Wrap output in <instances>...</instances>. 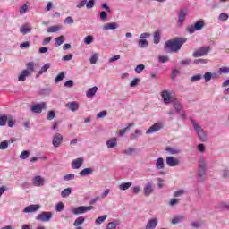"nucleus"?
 <instances>
[{"mask_svg":"<svg viewBox=\"0 0 229 229\" xmlns=\"http://www.w3.org/2000/svg\"><path fill=\"white\" fill-rule=\"evenodd\" d=\"M185 42H187L186 38H175L174 39L167 40L165 43L164 49L166 53H178Z\"/></svg>","mask_w":229,"mask_h":229,"instance_id":"obj_1","label":"nucleus"},{"mask_svg":"<svg viewBox=\"0 0 229 229\" xmlns=\"http://www.w3.org/2000/svg\"><path fill=\"white\" fill-rule=\"evenodd\" d=\"M191 123L193 126V130H195L198 139L200 142H207L208 137L207 132L203 130V127L196 122L194 119H191Z\"/></svg>","mask_w":229,"mask_h":229,"instance_id":"obj_2","label":"nucleus"},{"mask_svg":"<svg viewBox=\"0 0 229 229\" xmlns=\"http://www.w3.org/2000/svg\"><path fill=\"white\" fill-rule=\"evenodd\" d=\"M27 69L23 70L21 73L18 77V81H26V78L28 76H30L33 71H35V63L33 62H29L26 64Z\"/></svg>","mask_w":229,"mask_h":229,"instance_id":"obj_3","label":"nucleus"},{"mask_svg":"<svg viewBox=\"0 0 229 229\" xmlns=\"http://www.w3.org/2000/svg\"><path fill=\"white\" fill-rule=\"evenodd\" d=\"M207 23L203 20H199L195 22L194 25H191L190 27H187V31L190 33V35H192L194 31H200V30H203L205 28Z\"/></svg>","mask_w":229,"mask_h":229,"instance_id":"obj_4","label":"nucleus"},{"mask_svg":"<svg viewBox=\"0 0 229 229\" xmlns=\"http://www.w3.org/2000/svg\"><path fill=\"white\" fill-rule=\"evenodd\" d=\"M199 182H204L207 176V163L203 159L199 161Z\"/></svg>","mask_w":229,"mask_h":229,"instance_id":"obj_5","label":"nucleus"},{"mask_svg":"<svg viewBox=\"0 0 229 229\" xmlns=\"http://www.w3.org/2000/svg\"><path fill=\"white\" fill-rule=\"evenodd\" d=\"M210 47H203L195 50L192 54L193 58H199L201 56H207L210 53Z\"/></svg>","mask_w":229,"mask_h":229,"instance_id":"obj_6","label":"nucleus"},{"mask_svg":"<svg viewBox=\"0 0 229 229\" xmlns=\"http://www.w3.org/2000/svg\"><path fill=\"white\" fill-rule=\"evenodd\" d=\"M94 208V206H80L72 210L74 216H80V214H85V212H89Z\"/></svg>","mask_w":229,"mask_h":229,"instance_id":"obj_7","label":"nucleus"},{"mask_svg":"<svg viewBox=\"0 0 229 229\" xmlns=\"http://www.w3.org/2000/svg\"><path fill=\"white\" fill-rule=\"evenodd\" d=\"M52 217H53V213L42 212L36 217V219L37 221H42V223H47L48 221H51Z\"/></svg>","mask_w":229,"mask_h":229,"instance_id":"obj_8","label":"nucleus"},{"mask_svg":"<svg viewBox=\"0 0 229 229\" xmlns=\"http://www.w3.org/2000/svg\"><path fill=\"white\" fill-rule=\"evenodd\" d=\"M162 128H164V124L162 123H154L147 130L146 134L150 135L151 133H157V131H160Z\"/></svg>","mask_w":229,"mask_h":229,"instance_id":"obj_9","label":"nucleus"},{"mask_svg":"<svg viewBox=\"0 0 229 229\" xmlns=\"http://www.w3.org/2000/svg\"><path fill=\"white\" fill-rule=\"evenodd\" d=\"M30 110L33 114H42V110H46V102L31 106Z\"/></svg>","mask_w":229,"mask_h":229,"instance_id":"obj_10","label":"nucleus"},{"mask_svg":"<svg viewBox=\"0 0 229 229\" xmlns=\"http://www.w3.org/2000/svg\"><path fill=\"white\" fill-rule=\"evenodd\" d=\"M154 191L155 190L153 189V181L147 182L143 188L144 196L148 198V196H151V194H153Z\"/></svg>","mask_w":229,"mask_h":229,"instance_id":"obj_11","label":"nucleus"},{"mask_svg":"<svg viewBox=\"0 0 229 229\" xmlns=\"http://www.w3.org/2000/svg\"><path fill=\"white\" fill-rule=\"evenodd\" d=\"M64 140V136H62V134L60 133H55L53 136V140H52V144L54 146V148H58L60 147V144H62V141Z\"/></svg>","mask_w":229,"mask_h":229,"instance_id":"obj_12","label":"nucleus"},{"mask_svg":"<svg viewBox=\"0 0 229 229\" xmlns=\"http://www.w3.org/2000/svg\"><path fill=\"white\" fill-rule=\"evenodd\" d=\"M44 183H46V180L40 175H37L32 179V185L34 187H44Z\"/></svg>","mask_w":229,"mask_h":229,"instance_id":"obj_13","label":"nucleus"},{"mask_svg":"<svg viewBox=\"0 0 229 229\" xmlns=\"http://www.w3.org/2000/svg\"><path fill=\"white\" fill-rule=\"evenodd\" d=\"M166 164L167 165H169V167H176V165H180V161L178 160V158H175L174 157H167Z\"/></svg>","mask_w":229,"mask_h":229,"instance_id":"obj_14","label":"nucleus"},{"mask_svg":"<svg viewBox=\"0 0 229 229\" xmlns=\"http://www.w3.org/2000/svg\"><path fill=\"white\" fill-rule=\"evenodd\" d=\"M38 210H40V205L38 204H36V205H30V206H27L23 212L25 214H31V212H37Z\"/></svg>","mask_w":229,"mask_h":229,"instance_id":"obj_15","label":"nucleus"},{"mask_svg":"<svg viewBox=\"0 0 229 229\" xmlns=\"http://www.w3.org/2000/svg\"><path fill=\"white\" fill-rule=\"evenodd\" d=\"M158 225V218L149 219L145 226V229H156Z\"/></svg>","mask_w":229,"mask_h":229,"instance_id":"obj_16","label":"nucleus"},{"mask_svg":"<svg viewBox=\"0 0 229 229\" xmlns=\"http://www.w3.org/2000/svg\"><path fill=\"white\" fill-rule=\"evenodd\" d=\"M84 159L82 157H78L72 161V169H80L83 165Z\"/></svg>","mask_w":229,"mask_h":229,"instance_id":"obj_17","label":"nucleus"},{"mask_svg":"<svg viewBox=\"0 0 229 229\" xmlns=\"http://www.w3.org/2000/svg\"><path fill=\"white\" fill-rule=\"evenodd\" d=\"M66 108H68V110H71V112H76V110L80 108V104H78V102L76 101L68 102L66 104Z\"/></svg>","mask_w":229,"mask_h":229,"instance_id":"obj_18","label":"nucleus"},{"mask_svg":"<svg viewBox=\"0 0 229 229\" xmlns=\"http://www.w3.org/2000/svg\"><path fill=\"white\" fill-rule=\"evenodd\" d=\"M161 98L165 105H169V103H171V94H169V91L164 90L161 93Z\"/></svg>","mask_w":229,"mask_h":229,"instance_id":"obj_19","label":"nucleus"},{"mask_svg":"<svg viewBox=\"0 0 229 229\" xmlns=\"http://www.w3.org/2000/svg\"><path fill=\"white\" fill-rule=\"evenodd\" d=\"M119 28V24L117 22L106 23L103 25V30L105 31H108L109 30H117Z\"/></svg>","mask_w":229,"mask_h":229,"instance_id":"obj_20","label":"nucleus"},{"mask_svg":"<svg viewBox=\"0 0 229 229\" xmlns=\"http://www.w3.org/2000/svg\"><path fill=\"white\" fill-rule=\"evenodd\" d=\"M96 92H98V87L94 86L88 89L86 96L87 98H94V96H96Z\"/></svg>","mask_w":229,"mask_h":229,"instance_id":"obj_21","label":"nucleus"},{"mask_svg":"<svg viewBox=\"0 0 229 229\" xmlns=\"http://www.w3.org/2000/svg\"><path fill=\"white\" fill-rule=\"evenodd\" d=\"M165 167V164L164 163V158L159 157L156 161V169H164Z\"/></svg>","mask_w":229,"mask_h":229,"instance_id":"obj_22","label":"nucleus"},{"mask_svg":"<svg viewBox=\"0 0 229 229\" xmlns=\"http://www.w3.org/2000/svg\"><path fill=\"white\" fill-rule=\"evenodd\" d=\"M50 67H51V64L47 63L43 67H41V69L36 75V78H38V76H40L41 74H44V72H47V69H50Z\"/></svg>","mask_w":229,"mask_h":229,"instance_id":"obj_23","label":"nucleus"},{"mask_svg":"<svg viewBox=\"0 0 229 229\" xmlns=\"http://www.w3.org/2000/svg\"><path fill=\"white\" fill-rule=\"evenodd\" d=\"M185 17H187V9H182L179 13V24L185 21Z\"/></svg>","mask_w":229,"mask_h":229,"instance_id":"obj_24","label":"nucleus"},{"mask_svg":"<svg viewBox=\"0 0 229 229\" xmlns=\"http://www.w3.org/2000/svg\"><path fill=\"white\" fill-rule=\"evenodd\" d=\"M108 149H112V148H115L117 146V139L112 138L106 142Z\"/></svg>","mask_w":229,"mask_h":229,"instance_id":"obj_25","label":"nucleus"},{"mask_svg":"<svg viewBox=\"0 0 229 229\" xmlns=\"http://www.w3.org/2000/svg\"><path fill=\"white\" fill-rule=\"evenodd\" d=\"M94 173V169L92 168H84L82 171L79 173L80 176H89V174H92Z\"/></svg>","mask_w":229,"mask_h":229,"instance_id":"obj_26","label":"nucleus"},{"mask_svg":"<svg viewBox=\"0 0 229 229\" xmlns=\"http://www.w3.org/2000/svg\"><path fill=\"white\" fill-rule=\"evenodd\" d=\"M60 30H62L61 26H50L47 28V33H57Z\"/></svg>","mask_w":229,"mask_h":229,"instance_id":"obj_27","label":"nucleus"},{"mask_svg":"<svg viewBox=\"0 0 229 229\" xmlns=\"http://www.w3.org/2000/svg\"><path fill=\"white\" fill-rule=\"evenodd\" d=\"M185 216H176L172 219V225H178V223H182V221H184Z\"/></svg>","mask_w":229,"mask_h":229,"instance_id":"obj_28","label":"nucleus"},{"mask_svg":"<svg viewBox=\"0 0 229 229\" xmlns=\"http://www.w3.org/2000/svg\"><path fill=\"white\" fill-rule=\"evenodd\" d=\"M119 225H121L119 220L110 222L107 224L106 229H115V228H117V226H119Z\"/></svg>","mask_w":229,"mask_h":229,"instance_id":"obj_29","label":"nucleus"},{"mask_svg":"<svg viewBox=\"0 0 229 229\" xmlns=\"http://www.w3.org/2000/svg\"><path fill=\"white\" fill-rule=\"evenodd\" d=\"M7 124L9 128H13L15 126V118L12 115H7Z\"/></svg>","mask_w":229,"mask_h":229,"instance_id":"obj_30","label":"nucleus"},{"mask_svg":"<svg viewBox=\"0 0 229 229\" xmlns=\"http://www.w3.org/2000/svg\"><path fill=\"white\" fill-rule=\"evenodd\" d=\"M135 126L134 123H129L127 127H125L124 129L120 130L119 131V135L120 137H124V134L128 131V130H130V128Z\"/></svg>","mask_w":229,"mask_h":229,"instance_id":"obj_31","label":"nucleus"},{"mask_svg":"<svg viewBox=\"0 0 229 229\" xmlns=\"http://www.w3.org/2000/svg\"><path fill=\"white\" fill-rule=\"evenodd\" d=\"M72 192V190L71 188H66L61 191L62 198H68V196H71V193Z\"/></svg>","mask_w":229,"mask_h":229,"instance_id":"obj_32","label":"nucleus"},{"mask_svg":"<svg viewBox=\"0 0 229 229\" xmlns=\"http://www.w3.org/2000/svg\"><path fill=\"white\" fill-rule=\"evenodd\" d=\"M20 33H22V35H28V33H31V29L28 28L26 25H23L20 28Z\"/></svg>","mask_w":229,"mask_h":229,"instance_id":"obj_33","label":"nucleus"},{"mask_svg":"<svg viewBox=\"0 0 229 229\" xmlns=\"http://www.w3.org/2000/svg\"><path fill=\"white\" fill-rule=\"evenodd\" d=\"M65 40V37L60 36L58 38H55V46L58 47L59 46H62L64 44V41Z\"/></svg>","mask_w":229,"mask_h":229,"instance_id":"obj_34","label":"nucleus"},{"mask_svg":"<svg viewBox=\"0 0 229 229\" xmlns=\"http://www.w3.org/2000/svg\"><path fill=\"white\" fill-rule=\"evenodd\" d=\"M131 187V182H123L119 185L120 191H128Z\"/></svg>","mask_w":229,"mask_h":229,"instance_id":"obj_35","label":"nucleus"},{"mask_svg":"<svg viewBox=\"0 0 229 229\" xmlns=\"http://www.w3.org/2000/svg\"><path fill=\"white\" fill-rule=\"evenodd\" d=\"M65 72H60L55 79V83H60V81H62L64 80V78H65Z\"/></svg>","mask_w":229,"mask_h":229,"instance_id":"obj_36","label":"nucleus"},{"mask_svg":"<svg viewBox=\"0 0 229 229\" xmlns=\"http://www.w3.org/2000/svg\"><path fill=\"white\" fill-rule=\"evenodd\" d=\"M85 223V217L80 216L76 218L75 222L73 223V226H80V225H83Z\"/></svg>","mask_w":229,"mask_h":229,"instance_id":"obj_37","label":"nucleus"},{"mask_svg":"<svg viewBox=\"0 0 229 229\" xmlns=\"http://www.w3.org/2000/svg\"><path fill=\"white\" fill-rule=\"evenodd\" d=\"M138 46L139 47H140L141 49H144V47H148V46H149V42H148L146 39H140L138 42Z\"/></svg>","mask_w":229,"mask_h":229,"instance_id":"obj_38","label":"nucleus"},{"mask_svg":"<svg viewBox=\"0 0 229 229\" xmlns=\"http://www.w3.org/2000/svg\"><path fill=\"white\" fill-rule=\"evenodd\" d=\"M7 122H8V115L4 114L0 116V126H6Z\"/></svg>","mask_w":229,"mask_h":229,"instance_id":"obj_39","label":"nucleus"},{"mask_svg":"<svg viewBox=\"0 0 229 229\" xmlns=\"http://www.w3.org/2000/svg\"><path fill=\"white\" fill-rule=\"evenodd\" d=\"M203 78L201 74H195L191 78V83H196V81H199Z\"/></svg>","mask_w":229,"mask_h":229,"instance_id":"obj_40","label":"nucleus"},{"mask_svg":"<svg viewBox=\"0 0 229 229\" xmlns=\"http://www.w3.org/2000/svg\"><path fill=\"white\" fill-rule=\"evenodd\" d=\"M174 108L180 113L181 110H183L182 104L178 102V100L174 101Z\"/></svg>","mask_w":229,"mask_h":229,"instance_id":"obj_41","label":"nucleus"},{"mask_svg":"<svg viewBox=\"0 0 229 229\" xmlns=\"http://www.w3.org/2000/svg\"><path fill=\"white\" fill-rule=\"evenodd\" d=\"M219 210H229V204L226 202H221L218 204Z\"/></svg>","mask_w":229,"mask_h":229,"instance_id":"obj_42","label":"nucleus"},{"mask_svg":"<svg viewBox=\"0 0 229 229\" xmlns=\"http://www.w3.org/2000/svg\"><path fill=\"white\" fill-rule=\"evenodd\" d=\"M106 217H108L106 215L98 217L95 221V225H101V223L106 220Z\"/></svg>","mask_w":229,"mask_h":229,"instance_id":"obj_43","label":"nucleus"},{"mask_svg":"<svg viewBox=\"0 0 229 229\" xmlns=\"http://www.w3.org/2000/svg\"><path fill=\"white\" fill-rule=\"evenodd\" d=\"M76 175L74 174H69L63 177L64 182H70V180H74Z\"/></svg>","mask_w":229,"mask_h":229,"instance_id":"obj_44","label":"nucleus"},{"mask_svg":"<svg viewBox=\"0 0 229 229\" xmlns=\"http://www.w3.org/2000/svg\"><path fill=\"white\" fill-rule=\"evenodd\" d=\"M165 151L170 153V155H178V153H180V150H178L176 148H170V147H167L165 148Z\"/></svg>","mask_w":229,"mask_h":229,"instance_id":"obj_45","label":"nucleus"},{"mask_svg":"<svg viewBox=\"0 0 229 229\" xmlns=\"http://www.w3.org/2000/svg\"><path fill=\"white\" fill-rule=\"evenodd\" d=\"M95 5H96V0H89V2H86L87 10H90L94 8Z\"/></svg>","mask_w":229,"mask_h":229,"instance_id":"obj_46","label":"nucleus"},{"mask_svg":"<svg viewBox=\"0 0 229 229\" xmlns=\"http://www.w3.org/2000/svg\"><path fill=\"white\" fill-rule=\"evenodd\" d=\"M98 53H95L91 55L89 62L90 64H98Z\"/></svg>","mask_w":229,"mask_h":229,"instance_id":"obj_47","label":"nucleus"},{"mask_svg":"<svg viewBox=\"0 0 229 229\" xmlns=\"http://www.w3.org/2000/svg\"><path fill=\"white\" fill-rule=\"evenodd\" d=\"M154 44H160V31L154 33Z\"/></svg>","mask_w":229,"mask_h":229,"instance_id":"obj_48","label":"nucleus"},{"mask_svg":"<svg viewBox=\"0 0 229 229\" xmlns=\"http://www.w3.org/2000/svg\"><path fill=\"white\" fill-rule=\"evenodd\" d=\"M92 42H94V37L93 36H87L84 38V43L86 44V46H89V45L92 44Z\"/></svg>","mask_w":229,"mask_h":229,"instance_id":"obj_49","label":"nucleus"},{"mask_svg":"<svg viewBox=\"0 0 229 229\" xmlns=\"http://www.w3.org/2000/svg\"><path fill=\"white\" fill-rule=\"evenodd\" d=\"M55 117H56V113H55V111H53V110L48 111L47 121H53V119H55Z\"/></svg>","mask_w":229,"mask_h":229,"instance_id":"obj_50","label":"nucleus"},{"mask_svg":"<svg viewBox=\"0 0 229 229\" xmlns=\"http://www.w3.org/2000/svg\"><path fill=\"white\" fill-rule=\"evenodd\" d=\"M193 64H195V65H205V64H207V59H195Z\"/></svg>","mask_w":229,"mask_h":229,"instance_id":"obj_51","label":"nucleus"},{"mask_svg":"<svg viewBox=\"0 0 229 229\" xmlns=\"http://www.w3.org/2000/svg\"><path fill=\"white\" fill-rule=\"evenodd\" d=\"M203 78L206 81V83H208V81H210V80H212V72H208L203 75Z\"/></svg>","mask_w":229,"mask_h":229,"instance_id":"obj_52","label":"nucleus"},{"mask_svg":"<svg viewBox=\"0 0 229 229\" xmlns=\"http://www.w3.org/2000/svg\"><path fill=\"white\" fill-rule=\"evenodd\" d=\"M144 69H146V66L144 64H139L135 68V72H137V74H140V72H142Z\"/></svg>","mask_w":229,"mask_h":229,"instance_id":"obj_53","label":"nucleus"},{"mask_svg":"<svg viewBox=\"0 0 229 229\" xmlns=\"http://www.w3.org/2000/svg\"><path fill=\"white\" fill-rule=\"evenodd\" d=\"M228 73H229V68L226 66H224L218 69V74H228Z\"/></svg>","mask_w":229,"mask_h":229,"instance_id":"obj_54","label":"nucleus"},{"mask_svg":"<svg viewBox=\"0 0 229 229\" xmlns=\"http://www.w3.org/2000/svg\"><path fill=\"white\" fill-rule=\"evenodd\" d=\"M123 155H129L130 157H131V155L135 153V148H128L127 149L123 150Z\"/></svg>","mask_w":229,"mask_h":229,"instance_id":"obj_55","label":"nucleus"},{"mask_svg":"<svg viewBox=\"0 0 229 229\" xmlns=\"http://www.w3.org/2000/svg\"><path fill=\"white\" fill-rule=\"evenodd\" d=\"M28 157H30V151H28V150H23L21 152V154L20 155V158L21 160H26V158H28Z\"/></svg>","mask_w":229,"mask_h":229,"instance_id":"obj_56","label":"nucleus"},{"mask_svg":"<svg viewBox=\"0 0 229 229\" xmlns=\"http://www.w3.org/2000/svg\"><path fill=\"white\" fill-rule=\"evenodd\" d=\"M185 194V190H178L174 192V198H180V196H183Z\"/></svg>","mask_w":229,"mask_h":229,"instance_id":"obj_57","label":"nucleus"},{"mask_svg":"<svg viewBox=\"0 0 229 229\" xmlns=\"http://www.w3.org/2000/svg\"><path fill=\"white\" fill-rule=\"evenodd\" d=\"M179 203H180V199H176V198H174V199H170L169 206L170 207H175V205H178Z\"/></svg>","mask_w":229,"mask_h":229,"instance_id":"obj_58","label":"nucleus"},{"mask_svg":"<svg viewBox=\"0 0 229 229\" xmlns=\"http://www.w3.org/2000/svg\"><path fill=\"white\" fill-rule=\"evenodd\" d=\"M228 13H222L218 16V21H228Z\"/></svg>","mask_w":229,"mask_h":229,"instance_id":"obj_59","label":"nucleus"},{"mask_svg":"<svg viewBox=\"0 0 229 229\" xmlns=\"http://www.w3.org/2000/svg\"><path fill=\"white\" fill-rule=\"evenodd\" d=\"M8 146H9L8 140L2 141L0 143V149L1 150L8 149Z\"/></svg>","mask_w":229,"mask_h":229,"instance_id":"obj_60","label":"nucleus"},{"mask_svg":"<svg viewBox=\"0 0 229 229\" xmlns=\"http://www.w3.org/2000/svg\"><path fill=\"white\" fill-rule=\"evenodd\" d=\"M139 83H140V79L135 78L131 81L130 87H137Z\"/></svg>","mask_w":229,"mask_h":229,"instance_id":"obj_61","label":"nucleus"},{"mask_svg":"<svg viewBox=\"0 0 229 229\" xmlns=\"http://www.w3.org/2000/svg\"><path fill=\"white\" fill-rule=\"evenodd\" d=\"M202 225H203V222H201V221H196V222L191 223L192 228H196V229L201 228Z\"/></svg>","mask_w":229,"mask_h":229,"instance_id":"obj_62","label":"nucleus"},{"mask_svg":"<svg viewBox=\"0 0 229 229\" xmlns=\"http://www.w3.org/2000/svg\"><path fill=\"white\" fill-rule=\"evenodd\" d=\"M64 24H74V19L72 17L68 16L64 21Z\"/></svg>","mask_w":229,"mask_h":229,"instance_id":"obj_63","label":"nucleus"},{"mask_svg":"<svg viewBox=\"0 0 229 229\" xmlns=\"http://www.w3.org/2000/svg\"><path fill=\"white\" fill-rule=\"evenodd\" d=\"M26 12H28V5H27V4H23V5L20 8V14H21V15H24V13H26Z\"/></svg>","mask_w":229,"mask_h":229,"instance_id":"obj_64","label":"nucleus"}]
</instances>
